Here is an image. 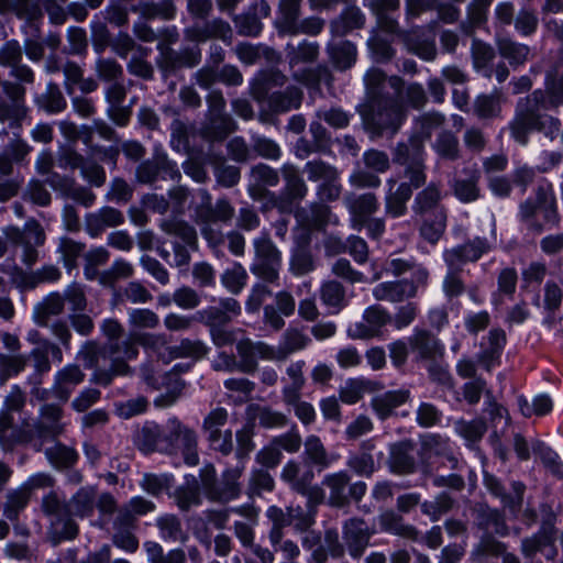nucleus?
<instances>
[{"instance_id":"nucleus-1","label":"nucleus","mask_w":563,"mask_h":563,"mask_svg":"<svg viewBox=\"0 0 563 563\" xmlns=\"http://www.w3.org/2000/svg\"><path fill=\"white\" fill-rule=\"evenodd\" d=\"M366 102L358 110L362 124L372 137L396 134L407 120L405 109L384 91V74L365 77Z\"/></svg>"},{"instance_id":"nucleus-2","label":"nucleus","mask_w":563,"mask_h":563,"mask_svg":"<svg viewBox=\"0 0 563 563\" xmlns=\"http://www.w3.org/2000/svg\"><path fill=\"white\" fill-rule=\"evenodd\" d=\"M561 126L560 118L542 111L537 99L525 97L517 101L507 130L515 144L527 147L533 134H540L550 142L555 141L561 132Z\"/></svg>"},{"instance_id":"nucleus-3","label":"nucleus","mask_w":563,"mask_h":563,"mask_svg":"<svg viewBox=\"0 0 563 563\" xmlns=\"http://www.w3.org/2000/svg\"><path fill=\"white\" fill-rule=\"evenodd\" d=\"M517 217L533 234L559 228L561 216L552 184H539L536 197H528L519 205Z\"/></svg>"},{"instance_id":"nucleus-4","label":"nucleus","mask_w":563,"mask_h":563,"mask_svg":"<svg viewBox=\"0 0 563 563\" xmlns=\"http://www.w3.org/2000/svg\"><path fill=\"white\" fill-rule=\"evenodd\" d=\"M111 355L109 345H102L96 341H87L80 347L77 358L82 362L86 368H92L91 382L101 386H109L115 376H125L131 374V367L124 360L115 356L111 360L109 368H102L100 365Z\"/></svg>"},{"instance_id":"nucleus-5","label":"nucleus","mask_w":563,"mask_h":563,"mask_svg":"<svg viewBox=\"0 0 563 563\" xmlns=\"http://www.w3.org/2000/svg\"><path fill=\"white\" fill-rule=\"evenodd\" d=\"M63 416L60 405L45 402L40 407L37 418L24 432L36 451L42 450L44 440H56L65 433L66 423L63 422Z\"/></svg>"},{"instance_id":"nucleus-6","label":"nucleus","mask_w":563,"mask_h":563,"mask_svg":"<svg viewBox=\"0 0 563 563\" xmlns=\"http://www.w3.org/2000/svg\"><path fill=\"white\" fill-rule=\"evenodd\" d=\"M167 340L163 334H152L146 332H131L130 336L122 342H113L109 344L111 355H122L126 360L136 358L139 355L137 344L153 349L165 364L172 362L176 357L174 347H165Z\"/></svg>"},{"instance_id":"nucleus-7","label":"nucleus","mask_w":563,"mask_h":563,"mask_svg":"<svg viewBox=\"0 0 563 563\" xmlns=\"http://www.w3.org/2000/svg\"><path fill=\"white\" fill-rule=\"evenodd\" d=\"M3 234L14 246L22 247L21 261L24 265L32 267L37 262V247L44 245L46 240L45 231L38 221L30 219L23 229L9 225L3 229Z\"/></svg>"},{"instance_id":"nucleus-8","label":"nucleus","mask_w":563,"mask_h":563,"mask_svg":"<svg viewBox=\"0 0 563 563\" xmlns=\"http://www.w3.org/2000/svg\"><path fill=\"white\" fill-rule=\"evenodd\" d=\"M41 510L62 538L70 540L77 536L78 526L70 518L68 501L58 492L51 490L42 497Z\"/></svg>"},{"instance_id":"nucleus-9","label":"nucleus","mask_w":563,"mask_h":563,"mask_svg":"<svg viewBox=\"0 0 563 563\" xmlns=\"http://www.w3.org/2000/svg\"><path fill=\"white\" fill-rule=\"evenodd\" d=\"M255 98L267 99L268 109L273 113H284L301 106L302 92L295 86H288L285 90H277L268 93L269 80L267 77L255 78L251 84Z\"/></svg>"},{"instance_id":"nucleus-10","label":"nucleus","mask_w":563,"mask_h":563,"mask_svg":"<svg viewBox=\"0 0 563 563\" xmlns=\"http://www.w3.org/2000/svg\"><path fill=\"white\" fill-rule=\"evenodd\" d=\"M407 340L410 343L411 361L418 366L434 358H444L445 344L431 330L416 325Z\"/></svg>"},{"instance_id":"nucleus-11","label":"nucleus","mask_w":563,"mask_h":563,"mask_svg":"<svg viewBox=\"0 0 563 563\" xmlns=\"http://www.w3.org/2000/svg\"><path fill=\"white\" fill-rule=\"evenodd\" d=\"M174 429L146 422L136 435V444L144 453L172 452L174 449Z\"/></svg>"},{"instance_id":"nucleus-12","label":"nucleus","mask_w":563,"mask_h":563,"mask_svg":"<svg viewBox=\"0 0 563 563\" xmlns=\"http://www.w3.org/2000/svg\"><path fill=\"white\" fill-rule=\"evenodd\" d=\"M23 48L16 40L7 41L0 47V66L10 68V76L15 80L33 85L35 73L26 64L22 63Z\"/></svg>"},{"instance_id":"nucleus-13","label":"nucleus","mask_w":563,"mask_h":563,"mask_svg":"<svg viewBox=\"0 0 563 563\" xmlns=\"http://www.w3.org/2000/svg\"><path fill=\"white\" fill-rule=\"evenodd\" d=\"M175 172L167 155L157 148L151 159L142 162L135 170V179L143 185H153L157 180L174 178Z\"/></svg>"},{"instance_id":"nucleus-14","label":"nucleus","mask_w":563,"mask_h":563,"mask_svg":"<svg viewBox=\"0 0 563 563\" xmlns=\"http://www.w3.org/2000/svg\"><path fill=\"white\" fill-rule=\"evenodd\" d=\"M243 471V465L227 467L222 472L221 478L218 479L217 486L212 488L210 496H208V499L210 501L225 504L240 498L241 484L239 479L242 476Z\"/></svg>"},{"instance_id":"nucleus-15","label":"nucleus","mask_w":563,"mask_h":563,"mask_svg":"<svg viewBox=\"0 0 563 563\" xmlns=\"http://www.w3.org/2000/svg\"><path fill=\"white\" fill-rule=\"evenodd\" d=\"M413 446L412 441L408 439L389 444L387 464L391 473L404 475L416 471V461L411 455Z\"/></svg>"},{"instance_id":"nucleus-16","label":"nucleus","mask_w":563,"mask_h":563,"mask_svg":"<svg viewBox=\"0 0 563 563\" xmlns=\"http://www.w3.org/2000/svg\"><path fill=\"white\" fill-rule=\"evenodd\" d=\"M85 380V373L76 364H68L56 372L52 386L53 396L67 402L75 388Z\"/></svg>"},{"instance_id":"nucleus-17","label":"nucleus","mask_w":563,"mask_h":563,"mask_svg":"<svg viewBox=\"0 0 563 563\" xmlns=\"http://www.w3.org/2000/svg\"><path fill=\"white\" fill-rule=\"evenodd\" d=\"M124 222L123 213L113 207H102L85 216V229L89 236L98 238L108 228H115Z\"/></svg>"},{"instance_id":"nucleus-18","label":"nucleus","mask_w":563,"mask_h":563,"mask_svg":"<svg viewBox=\"0 0 563 563\" xmlns=\"http://www.w3.org/2000/svg\"><path fill=\"white\" fill-rule=\"evenodd\" d=\"M474 525L477 529L486 532L489 527H495V530L500 536L507 534V526L504 514L490 507L486 501H477L471 509Z\"/></svg>"},{"instance_id":"nucleus-19","label":"nucleus","mask_w":563,"mask_h":563,"mask_svg":"<svg viewBox=\"0 0 563 563\" xmlns=\"http://www.w3.org/2000/svg\"><path fill=\"white\" fill-rule=\"evenodd\" d=\"M350 481L351 476L347 471H339L324 476L322 484L330 489L329 504L332 507L344 508L350 505L346 490Z\"/></svg>"},{"instance_id":"nucleus-20","label":"nucleus","mask_w":563,"mask_h":563,"mask_svg":"<svg viewBox=\"0 0 563 563\" xmlns=\"http://www.w3.org/2000/svg\"><path fill=\"white\" fill-rule=\"evenodd\" d=\"M378 202L372 192L363 194L349 202V211L353 222V229L361 231L365 222L376 212Z\"/></svg>"},{"instance_id":"nucleus-21","label":"nucleus","mask_w":563,"mask_h":563,"mask_svg":"<svg viewBox=\"0 0 563 563\" xmlns=\"http://www.w3.org/2000/svg\"><path fill=\"white\" fill-rule=\"evenodd\" d=\"M65 299L59 292H51L42 301L35 305L33 310L34 322L42 328L49 325L52 317L63 313Z\"/></svg>"},{"instance_id":"nucleus-22","label":"nucleus","mask_w":563,"mask_h":563,"mask_svg":"<svg viewBox=\"0 0 563 563\" xmlns=\"http://www.w3.org/2000/svg\"><path fill=\"white\" fill-rule=\"evenodd\" d=\"M416 291L417 287L412 282L401 279L379 284L374 288L373 295L377 300L399 302L402 301L405 297H413Z\"/></svg>"},{"instance_id":"nucleus-23","label":"nucleus","mask_w":563,"mask_h":563,"mask_svg":"<svg viewBox=\"0 0 563 563\" xmlns=\"http://www.w3.org/2000/svg\"><path fill=\"white\" fill-rule=\"evenodd\" d=\"M365 23V15L357 7H347L338 19L330 23V31L333 36L343 37L354 30L362 29Z\"/></svg>"},{"instance_id":"nucleus-24","label":"nucleus","mask_w":563,"mask_h":563,"mask_svg":"<svg viewBox=\"0 0 563 563\" xmlns=\"http://www.w3.org/2000/svg\"><path fill=\"white\" fill-rule=\"evenodd\" d=\"M446 229V212L444 209L432 210L422 220L419 228L420 236L428 243L435 245Z\"/></svg>"},{"instance_id":"nucleus-25","label":"nucleus","mask_w":563,"mask_h":563,"mask_svg":"<svg viewBox=\"0 0 563 563\" xmlns=\"http://www.w3.org/2000/svg\"><path fill=\"white\" fill-rule=\"evenodd\" d=\"M373 451H375L374 441L372 439L363 441L361 452L349 457L347 466L358 476L371 477L376 471Z\"/></svg>"},{"instance_id":"nucleus-26","label":"nucleus","mask_w":563,"mask_h":563,"mask_svg":"<svg viewBox=\"0 0 563 563\" xmlns=\"http://www.w3.org/2000/svg\"><path fill=\"white\" fill-rule=\"evenodd\" d=\"M35 104L47 114H58L67 108V100L59 86L49 81L45 90L35 98Z\"/></svg>"},{"instance_id":"nucleus-27","label":"nucleus","mask_w":563,"mask_h":563,"mask_svg":"<svg viewBox=\"0 0 563 563\" xmlns=\"http://www.w3.org/2000/svg\"><path fill=\"white\" fill-rule=\"evenodd\" d=\"M309 236H300L290 256V271L296 276L306 275L314 269L313 257L309 250Z\"/></svg>"},{"instance_id":"nucleus-28","label":"nucleus","mask_w":563,"mask_h":563,"mask_svg":"<svg viewBox=\"0 0 563 563\" xmlns=\"http://www.w3.org/2000/svg\"><path fill=\"white\" fill-rule=\"evenodd\" d=\"M70 518L92 516L96 508V490L90 486L79 488L68 500Z\"/></svg>"},{"instance_id":"nucleus-29","label":"nucleus","mask_w":563,"mask_h":563,"mask_svg":"<svg viewBox=\"0 0 563 563\" xmlns=\"http://www.w3.org/2000/svg\"><path fill=\"white\" fill-rule=\"evenodd\" d=\"M301 0H280L275 20L279 35H288L300 16Z\"/></svg>"},{"instance_id":"nucleus-30","label":"nucleus","mask_w":563,"mask_h":563,"mask_svg":"<svg viewBox=\"0 0 563 563\" xmlns=\"http://www.w3.org/2000/svg\"><path fill=\"white\" fill-rule=\"evenodd\" d=\"M302 459L305 466H314L318 472L330 466L325 448L320 438L314 434L307 437Z\"/></svg>"},{"instance_id":"nucleus-31","label":"nucleus","mask_w":563,"mask_h":563,"mask_svg":"<svg viewBox=\"0 0 563 563\" xmlns=\"http://www.w3.org/2000/svg\"><path fill=\"white\" fill-rule=\"evenodd\" d=\"M174 34L166 31L164 37L159 41L157 49V66L163 74L165 80L173 77L176 73V53L173 49Z\"/></svg>"},{"instance_id":"nucleus-32","label":"nucleus","mask_w":563,"mask_h":563,"mask_svg":"<svg viewBox=\"0 0 563 563\" xmlns=\"http://www.w3.org/2000/svg\"><path fill=\"white\" fill-rule=\"evenodd\" d=\"M489 251V244L486 238L475 236L466 243L456 245L452 249V254L460 263L477 262Z\"/></svg>"},{"instance_id":"nucleus-33","label":"nucleus","mask_w":563,"mask_h":563,"mask_svg":"<svg viewBox=\"0 0 563 563\" xmlns=\"http://www.w3.org/2000/svg\"><path fill=\"white\" fill-rule=\"evenodd\" d=\"M44 453L49 464L56 470L73 467L79 457L73 446H68L59 441L47 448Z\"/></svg>"},{"instance_id":"nucleus-34","label":"nucleus","mask_w":563,"mask_h":563,"mask_svg":"<svg viewBox=\"0 0 563 563\" xmlns=\"http://www.w3.org/2000/svg\"><path fill=\"white\" fill-rule=\"evenodd\" d=\"M497 48L499 55L508 60L514 68L526 63L530 51L528 45L515 42L509 37L498 38Z\"/></svg>"},{"instance_id":"nucleus-35","label":"nucleus","mask_w":563,"mask_h":563,"mask_svg":"<svg viewBox=\"0 0 563 563\" xmlns=\"http://www.w3.org/2000/svg\"><path fill=\"white\" fill-rule=\"evenodd\" d=\"M30 497L20 486L14 489H10L5 495V500L2 506L3 517L11 521H18L20 514L27 507Z\"/></svg>"},{"instance_id":"nucleus-36","label":"nucleus","mask_w":563,"mask_h":563,"mask_svg":"<svg viewBox=\"0 0 563 563\" xmlns=\"http://www.w3.org/2000/svg\"><path fill=\"white\" fill-rule=\"evenodd\" d=\"M231 35L232 30L230 24L225 20L217 18L207 22L202 27L195 29L192 38L198 42L207 41L209 38L227 41L231 38Z\"/></svg>"},{"instance_id":"nucleus-37","label":"nucleus","mask_w":563,"mask_h":563,"mask_svg":"<svg viewBox=\"0 0 563 563\" xmlns=\"http://www.w3.org/2000/svg\"><path fill=\"white\" fill-rule=\"evenodd\" d=\"M506 552V544L497 540L489 531L483 532L478 543L471 552L473 560L486 559L489 555L500 556Z\"/></svg>"},{"instance_id":"nucleus-38","label":"nucleus","mask_w":563,"mask_h":563,"mask_svg":"<svg viewBox=\"0 0 563 563\" xmlns=\"http://www.w3.org/2000/svg\"><path fill=\"white\" fill-rule=\"evenodd\" d=\"M440 199L441 192L438 186L431 183L416 195L412 210L420 216L429 214L432 210H439L437 205Z\"/></svg>"},{"instance_id":"nucleus-39","label":"nucleus","mask_w":563,"mask_h":563,"mask_svg":"<svg viewBox=\"0 0 563 563\" xmlns=\"http://www.w3.org/2000/svg\"><path fill=\"white\" fill-rule=\"evenodd\" d=\"M362 3L376 18L379 26L393 24L390 13L398 11L400 0H362Z\"/></svg>"},{"instance_id":"nucleus-40","label":"nucleus","mask_w":563,"mask_h":563,"mask_svg":"<svg viewBox=\"0 0 563 563\" xmlns=\"http://www.w3.org/2000/svg\"><path fill=\"white\" fill-rule=\"evenodd\" d=\"M286 52L291 66L300 63H311L318 57L319 45L317 43L302 40L297 47L288 43Z\"/></svg>"},{"instance_id":"nucleus-41","label":"nucleus","mask_w":563,"mask_h":563,"mask_svg":"<svg viewBox=\"0 0 563 563\" xmlns=\"http://www.w3.org/2000/svg\"><path fill=\"white\" fill-rule=\"evenodd\" d=\"M133 274V265L123 258H118L108 269L100 273L99 282L103 286L112 287L119 279L130 278Z\"/></svg>"},{"instance_id":"nucleus-42","label":"nucleus","mask_w":563,"mask_h":563,"mask_svg":"<svg viewBox=\"0 0 563 563\" xmlns=\"http://www.w3.org/2000/svg\"><path fill=\"white\" fill-rule=\"evenodd\" d=\"M86 244L68 236L58 239L57 253L60 254L64 266L73 269L77 265L78 257L84 253Z\"/></svg>"},{"instance_id":"nucleus-43","label":"nucleus","mask_w":563,"mask_h":563,"mask_svg":"<svg viewBox=\"0 0 563 563\" xmlns=\"http://www.w3.org/2000/svg\"><path fill=\"white\" fill-rule=\"evenodd\" d=\"M249 411L257 412L258 424L264 429L283 428L288 423L286 415L272 409L269 406L250 405Z\"/></svg>"},{"instance_id":"nucleus-44","label":"nucleus","mask_w":563,"mask_h":563,"mask_svg":"<svg viewBox=\"0 0 563 563\" xmlns=\"http://www.w3.org/2000/svg\"><path fill=\"white\" fill-rule=\"evenodd\" d=\"M176 365L173 366L168 372H165L164 375H162V382L161 383H154L150 378H147V383L150 385H153L154 388L159 389L161 387H166L167 393L165 395H161L155 399V406L165 408L174 405L176 400V393H175V383H176Z\"/></svg>"},{"instance_id":"nucleus-45","label":"nucleus","mask_w":563,"mask_h":563,"mask_svg":"<svg viewBox=\"0 0 563 563\" xmlns=\"http://www.w3.org/2000/svg\"><path fill=\"white\" fill-rule=\"evenodd\" d=\"M434 150L444 159L455 161L459 158V139L450 130H443L435 139Z\"/></svg>"},{"instance_id":"nucleus-46","label":"nucleus","mask_w":563,"mask_h":563,"mask_svg":"<svg viewBox=\"0 0 563 563\" xmlns=\"http://www.w3.org/2000/svg\"><path fill=\"white\" fill-rule=\"evenodd\" d=\"M27 364V357L22 354L8 355L0 353V383L4 384L11 376L23 372Z\"/></svg>"},{"instance_id":"nucleus-47","label":"nucleus","mask_w":563,"mask_h":563,"mask_svg":"<svg viewBox=\"0 0 563 563\" xmlns=\"http://www.w3.org/2000/svg\"><path fill=\"white\" fill-rule=\"evenodd\" d=\"M369 382L364 378H349L345 386L340 389V400L345 405H355L364 396Z\"/></svg>"},{"instance_id":"nucleus-48","label":"nucleus","mask_w":563,"mask_h":563,"mask_svg":"<svg viewBox=\"0 0 563 563\" xmlns=\"http://www.w3.org/2000/svg\"><path fill=\"white\" fill-rule=\"evenodd\" d=\"M192 319L208 325L210 329L225 325L232 320L231 316L224 313V311L217 306H208L205 309L197 310Z\"/></svg>"},{"instance_id":"nucleus-49","label":"nucleus","mask_w":563,"mask_h":563,"mask_svg":"<svg viewBox=\"0 0 563 563\" xmlns=\"http://www.w3.org/2000/svg\"><path fill=\"white\" fill-rule=\"evenodd\" d=\"M305 170L307 173L308 180L310 181H319L321 180H335L338 178V173L334 166L322 159H312L308 161L305 166Z\"/></svg>"},{"instance_id":"nucleus-50","label":"nucleus","mask_w":563,"mask_h":563,"mask_svg":"<svg viewBox=\"0 0 563 563\" xmlns=\"http://www.w3.org/2000/svg\"><path fill=\"white\" fill-rule=\"evenodd\" d=\"M556 539L541 531L534 532L531 537L525 538L521 543V551L526 558H533L543 553L548 545H553Z\"/></svg>"},{"instance_id":"nucleus-51","label":"nucleus","mask_w":563,"mask_h":563,"mask_svg":"<svg viewBox=\"0 0 563 563\" xmlns=\"http://www.w3.org/2000/svg\"><path fill=\"white\" fill-rule=\"evenodd\" d=\"M13 13L20 19L33 20L37 9L31 0H0V14Z\"/></svg>"},{"instance_id":"nucleus-52","label":"nucleus","mask_w":563,"mask_h":563,"mask_svg":"<svg viewBox=\"0 0 563 563\" xmlns=\"http://www.w3.org/2000/svg\"><path fill=\"white\" fill-rule=\"evenodd\" d=\"M240 357L238 369L245 374H254L257 369V357L250 339L242 340L236 345Z\"/></svg>"},{"instance_id":"nucleus-53","label":"nucleus","mask_w":563,"mask_h":563,"mask_svg":"<svg viewBox=\"0 0 563 563\" xmlns=\"http://www.w3.org/2000/svg\"><path fill=\"white\" fill-rule=\"evenodd\" d=\"M254 249L257 260L275 261V263H282V252L272 241L268 232L263 231L261 236L254 240Z\"/></svg>"},{"instance_id":"nucleus-54","label":"nucleus","mask_w":563,"mask_h":563,"mask_svg":"<svg viewBox=\"0 0 563 563\" xmlns=\"http://www.w3.org/2000/svg\"><path fill=\"white\" fill-rule=\"evenodd\" d=\"M95 71L100 80L114 82L123 76L122 66L113 58L100 57L96 60Z\"/></svg>"},{"instance_id":"nucleus-55","label":"nucleus","mask_w":563,"mask_h":563,"mask_svg":"<svg viewBox=\"0 0 563 563\" xmlns=\"http://www.w3.org/2000/svg\"><path fill=\"white\" fill-rule=\"evenodd\" d=\"M128 323L133 329H155L159 324V318L150 309H131Z\"/></svg>"},{"instance_id":"nucleus-56","label":"nucleus","mask_w":563,"mask_h":563,"mask_svg":"<svg viewBox=\"0 0 563 563\" xmlns=\"http://www.w3.org/2000/svg\"><path fill=\"white\" fill-rule=\"evenodd\" d=\"M534 454H537L543 465L552 473H556L559 468L563 467L560 455L550 445L542 440H537L532 446Z\"/></svg>"},{"instance_id":"nucleus-57","label":"nucleus","mask_w":563,"mask_h":563,"mask_svg":"<svg viewBox=\"0 0 563 563\" xmlns=\"http://www.w3.org/2000/svg\"><path fill=\"white\" fill-rule=\"evenodd\" d=\"M30 358L33 362L34 375L32 379H34V384H41V376L51 371V362L48 358V350L45 349L44 342L42 341L37 347H34L30 353Z\"/></svg>"},{"instance_id":"nucleus-58","label":"nucleus","mask_w":563,"mask_h":563,"mask_svg":"<svg viewBox=\"0 0 563 563\" xmlns=\"http://www.w3.org/2000/svg\"><path fill=\"white\" fill-rule=\"evenodd\" d=\"M545 91L551 106H563V70L560 74L548 73L545 76Z\"/></svg>"},{"instance_id":"nucleus-59","label":"nucleus","mask_w":563,"mask_h":563,"mask_svg":"<svg viewBox=\"0 0 563 563\" xmlns=\"http://www.w3.org/2000/svg\"><path fill=\"white\" fill-rule=\"evenodd\" d=\"M210 347L199 340L181 339L178 343V358L190 357L194 361L202 360Z\"/></svg>"},{"instance_id":"nucleus-60","label":"nucleus","mask_w":563,"mask_h":563,"mask_svg":"<svg viewBox=\"0 0 563 563\" xmlns=\"http://www.w3.org/2000/svg\"><path fill=\"white\" fill-rule=\"evenodd\" d=\"M299 202L285 190L279 194L267 191L265 207L277 209L280 214H290Z\"/></svg>"},{"instance_id":"nucleus-61","label":"nucleus","mask_w":563,"mask_h":563,"mask_svg":"<svg viewBox=\"0 0 563 563\" xmlns=\"http://www.w3.org/2000/svg\"><path fill=\"white\" fill-rule=\"evenodd\" d=\"M139 56H133L128 63V71L136 77L143 79H151L153 77L152 65L144 59L147 56L148 49L137 46Z\"/></svg>"},{"instance_id":"nucleus-62","label":"nucleus","mask_w":563,"mask_h":563,"mask_svg":"<svg viewBox=\"0 0 563 563\" xmlns=\"http://www.w3.org/2000/svg\"><path fill=\"white\" fill-rule=\"evenodd\" d=\"M474 110L479 119H493L499 114L500 106L494 96L482 93L475 99Z\"/></svg>"},{"instance_id":"nucleus-63","label":"nucleus","mask_w":563,"mask_h":563,"mask_svg":"<svg viewBox=\"0 0 563 563\" xmlns=\"http://www.w3.org/2000/svg\"><path fill=\"white\" fill-rule=\"evenodd\" d=\"M280 264L282 263H275V261L257 260V262L251 266V272L263 282L273 284L279 278Z\"/></svg>"},{"instance_id":"nucleus-64","label":"nucleus","mask_w":563,"mask_h":563,"mask_svg":"<svg viewBox=\"0 0 563 563\" xmlns=\"http://www.w3.org/2000/svg\"><path fill=\"white\" fill-rule=\"evenodd\" d=\"M245 269L238 265V268L227 269L221 275V284L232 294L238 295L246 283Z\"/></svg>"}]
</instances>
